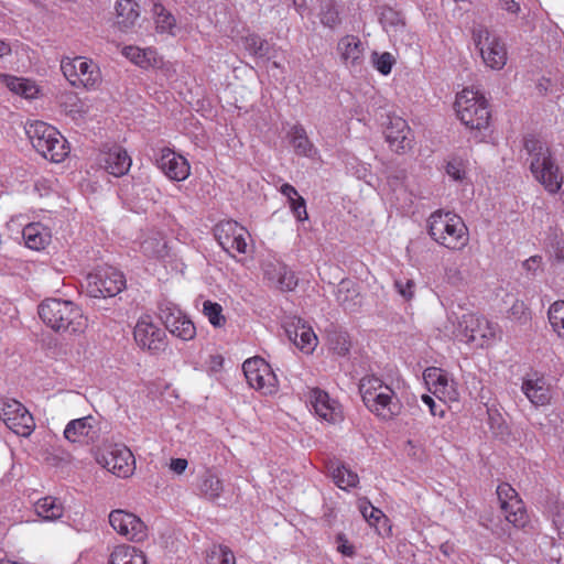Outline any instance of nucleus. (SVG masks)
Returning <instances> with one entry per match:
<instances>
[{"mask_svg":"<svg viewBox=\"0 0 564 564\" xmlns=\"http://www.w3.org/2000/svg\"><path fill=\"white\" fill-rule=\"evenodd\" d=\"M359 391L366 408L379 419L388 421L400 414L402 405L397 393L380 378L364 377L359 383Z\"/></svg>","mask_w":564,"mask_h":564,"instance_id":"nucleus-1","label":"nucleus"},{"mask_svg":"<svg viewBox=\"0 0 564 564\" xmlns=\"http://www.w3.org/2000/svg\"><path fill=\"white\" fill-rule=\"evenodd\" d=\"M37 312L43 323L55 332L77 334L87 327V318L70 301L46 299L39 305Z\"/></svg>","mask_w":564,"mask_h":564,"instance_id":"nucleus-2","label":"nucleus"},{"mask_svg":"<svg viewBox=\"0 0 564 564\" xmlns=\"http://www.w3.org/2000/svg\"><path fill=\"white\" fill-rule=\"evenodd\" d=\"M524 149L531 155L530 170L538 182L551 193H557L563 183V174L543 142L531 137L524 140Z\"/></svg>","mask_w":564,"mask_h":564,"instance_id":"nucleus-3","label":"nucleus"},{"mask_svg":"<svg viewBox=\"0 0 564 564\" xmlns=\"http://www.w3.org/2000/svg\"><path fill=\"white\" fill-rule=\"evenodd\" d=\"M427 232L437 243L448 249H460L468 242V229L462 217L441 209L427 219Z\"/></svg>","mask_w":564,"mask_h":564,"instance_id":"nucleus-4","label":"nucleus"},{"mask_svg":"<svg viewBox=\"0 0 564 564\" xmlns=\"http://www.w3.org/2000/svg\"><path fill=\"white\" fill-rule=\"evenodd\" d=\"M25 133L36 152L54 163L62 162L68 153L65 138L55 127L46 122L28 123Z\"/></svg>","mask_w":564,"mask_h":564,"instance_id":"nucleus-5","label":"nucleus"},{"mask_svg":"<svg viewBox=\"0 0 564 564\" xmlns=\"http://www.w3.org/2000/svg\"><path fill=\"white\" fill-rule=\"evenodd\" d=\"M457 117L464 126L470 130L487 129L490 121L488 101L479 93L473 89H464L455 100Z\"/></svg>","mask_w":564,"mask_h":564,"instance_id":"nucleus-6","label":"nucleus"},{"mask_svg":"<svg viewBox=\"0 0 564 564\" xmlns=\"http://www.w3.org/2000/svg\"><path fill=\"white\" fill-rule=\"evenodd\" d=\"M498 326L476 314H463L457 321L455 336L477 347L489 346L496 338Z\"/></svg>","mask_w":564,"mask_h":564,"instance_id":"nucleus-7","label":"nucleus"},{"mask_svg":"<svg viewBox=\"0 0 564 564\" xmlns=\"http://www.w3.org/2000/svg\"><path fill=\"white\" fill-rule=\"evenodd\" d=\"M471 37L487 67L496 70L505 67L508 58L507 47L497 34L487 28L479 26L473 30Z\"/></svg>","mask_w":564,"mask_h":564,"instance_id":"nucleus-8","label":"nucleus"},{"mask_svg":"<svg viewBox=\"0 0 564 564\" xmlns=\"http://www.w3.org/2000/svg\"><path fill=\"white\" fill-rule=\"evenodd\" d=\"M0 419L8 429L20 436H29L34 431L32 414L18 400L3 398L0 400Z\"/></svg>","mask_w":564,"mask_h":564,"instance_id":"nucleus-9","label":"nucleus"},{"mask_svg":"<svg viewBox=\"0 0 564 564\" xmlns=\"http://www.w3.org/2000/svg\"><path fill=\"white\" fill-rule=\"evenodd\" d=\"M126 288V279L122 272L115 268L98 270L87 278V294L90 297H112Z\"/></svg>","mask_w":564,"mask_h":564,"instance_id":"nucleus-10","label":"nucleus"},{"mask_svg":"<svg viewBox=\"0 0 564 564\" xmlns=\"http://www.w3.org/2000/svg\"><path fill=\"white\" fill-rule=\"evenodd\" d=\"M159 316L165 328L183 340H191L196 335L194 323L170 301H162L159 304Z\"/></svg>","mask_w":564,"mask_h":564,"instance_id":"nucleus-11","label":"nucleus"},{"mask_svg":"<svg viewBox=\"0 0 564 564\" xmlns=\"http://www.w3.org/2000/svg\"><path fill=\"white\" fill-rule=\"evenodd\" d=\"M242 370L249 386L253 389L262 390L264 394L275 391L278 378L263 358L247 359L242 365Z\"/></svg>","mask_w":564,"mask_h":564,"instance_id":"nucleus-12","label":"nucleus"},{"mask_svg":"<svg viewBox=\"0 0 564 564\" xmlns=\"http://www.w3.org/2000/svg\"><path fill=\"white\" fill-rule=\"evenodd\" d=\"M97 462L121 478L131 476L135 469L132 452L124 445H111L97 457Z\"/></svg>","mask_w":564,"mask_h":564,"instance_id":"nucleus-13","label":"nucleus"},{"mask_svg":"<svg viewBox=\"0 0 564 564\" xmlns=\"http://www.w3.org/2000/svg\"><path fill=\"white\" fill-rule=\"evenodd\" d=\"M497 496L506 520L517 528H523L528 514L518 492L509 484L502 482L497 487Z\"/></svg>","mask_w":564,"mask_h":564,"instance_id":"nucleus-14","label":"nucleus"},{"mask_svg":"<svg viewBox=\"0 0 564 564\" xmlns=\"http://www.w3.org/2000/svg\"><path fill=\"white\" fill-rule=\"evenodd\" d=\"M109 523L112 529L129 541L141 542L147 539V525L135 514L117 509L109 514Z\"/></svg>","mask_w":564,"mask_h":564,"instance_id":"nucleus-15","label":"nucleus"},{"mask_svg":"<svg viewBox=\"0 0 564 564\" xmlns=\"http://www.w3.org/2000/svg\"><path fill=\"white\" fill-rule=\"evenodd\" d=\"M99 436L100 427L93 415L72 420L64 430V437L70 443L94 444Z\"/></svg>","mask_w":564,"mask_h":564,"instance_id":"nucleus-16","label":"nucleus"},{"mask_svg":"<svg viewBox=\"0 0 564 564\" xmlns=\"http://www.w3.org/2000/svg\"><path fill=\"white\" fill-rule=\"evenodd\" d=\"M133 336L142 349H148L152 354H159L165 349V332L145 318L138 321Z\"/></svg>","mask_w":564,"mask_h":564,"instance_id":"nucleus-17","label":"nucleus"},{"mask_svg":"<svg viewBox=\"0 0 564 564\" xmlns=\"http://www.w3.org/2000/svg\"><path fill=\"white\" fill-rule=\"evenodd\" d=\"M158 167L173 181H184L189 175V164L187 160L176 154L173 150L164 148L156 159Z\"/></svg>","mask_w":564,"mask_h":564,"instance_id":"nucleus-18","label":"nucleus"},{"mask_svg":"<svg viewBox=\"0 0 564 564\" xmlns=\"http://www.w3.org/2000/svg\"><path fill=\"white\" fill-rule=\"evenodd\" d=\"M389 122L384 129L386 140L395 152H400L411 147L410 127L408 122L398 116L389 117Z\"/></svg>","mask_w":564,"mask_h":564,"instance_id":"nucleus-19","label":"nucleus"},{"mask_svg":"<svg viewBox=\"0 0 564 564\" xmlns=\"http://www.w3.org/2000/svg\"><path fill=\"white\" fill-rule=\"evenodd\" d=\"M100 162L105 170L116 177L124 175L132 163L128 152L120 145H115L102 153Z\"/></svg>","mask_w":564,"mask_h":564,"instance_id":"nucleus-20","label":"nucleus"},{"mask_svg":"<svg viewBox=\"0 0 564 564\" xmlns=\"http://www.w3.org/2000/svg\"><path fill=\"white\" fill-rule=\"evenodd\" d=\"M311 403L315 413L328 422H337L340 417V411L335 400H332L325 391L313 389L311 391Z\"/></svg>","mask_w":564,"mask_h":564,"instance_id":"nucleus-21","label":"nucleus"},{"mask_svg":"<svg viewBox=\"0 0 564 564\" xmlns=\"http://www.w3.org/2000/svg\"><path fill=\"white\" fill-rule=\"evenodd\" d=\"M336 300L346 312H357L362 304L358 286L350 280H341L336 291Z\"/></svg>","mask_w":564,"mask_h":564,"instance_id":"nucleus-22","label":"nucleus"},{"mask_svg":"<svg viewBox=\"0 0 564 564\" xmlns=\"http://www.w3.org/2000/svg\"><path fill=\"white\" fill-rule=\"evenodd\" d=\"M116 25L122 32H128L134 28L139 17V4L133 0H119L115 7Z\"/></svg>","mask_w":564,"mask_h":564,"instance_id":"nucleus-23","label":"nucleus"},{"mask_svg":"<svg viewBox=\"0 0 564 564\" xmlns=\"http://www.w3.org/2000/svg\"><path fill=\"white\" fill-rule=\"evenodd\" d=\"M199 495L210 502H218L224 492L223 480L212 469L205 470L198 478Z\"/></svg>","mask_w":564,"mask_h":564,"instance_id":"nucleus-24","label":"nucleus"},{"mask_svg":"<svg viewBox=\"0 0 564 564\" xmlns=\"http://www.w3.org/2000/svg\"><path fill=\"white\" fill-rule=\"evenodd\" d=\"M337 48L345 64L360 65L364 56L362 42L355 35H346L338 42Z\"/></svg>","mask_w":564,"mask_h":564,"instance_id":"nucleus-25","label":"nucleus"},{"mask_svg":"<svg viewBox=\"0 0 564 564\" xmlns=\"http://www.w3.org/2000/svg\"><path fill=\"white\" fill-rule=\"evenodd\" d=\"M25 246L32 250H43L51 242L50 230L41 223H31L22 230Z\"/></svg>","mask_w":564,"mask_h":564,"instance_id":"nucleus-26","label":"nucleus"},{"mask_svg":"<svg viewBox=\"0 0 564 564\" xmlns=\"http://www.w3.org/2000/svg\"><path fill=\"white\" fill-rule=\"evenodd\" d=\"M521 390L534 405H545L551 400L550 389L544 378L523 380Z\"/></svg>","mask_w":564,"mask_h":564,"instance_id":"nucleus-27","label":"nucleus"},{"mask_svg":"<svg viewBox=\"0 0 564 564\" xmlns=\"http://www.w3.org/2000/svg\"><path fill=\"white\" fill-rule=\"evenodd\" d=\"M74 67L77 69L79 86L93 88L99 83L100 72L93 61L82 56L75 57Z\"/></svg>","mask_w":564,"mask_h":564,"instance_id":"nucleus-28","label":"nucleus"},{"mask_svg":"<svg viewBox=\"0 0 564 564\" xmlns=\"http://www.w3.org/2000/svg\"><path fill=\"white\" fill-rule=\"evenodd\" d=\"M109 564H147L145 555L134 546L121 544L113 549Z\"/></svg>","mask_w":564,"mask_h":564,"instance_id":"nucleus-29","label":"nucleus"},{"mask_svg":"<svg viewBox=\"0 0 564 564\" xmlns=\"http://www.w3.org/2000/svg\"><path fill=\"white\" fill-rule=\"evenodd\" d=\"M245 50L257 58L271 59L274 46L258 34H249L242 39Z\"/></svg>","mask_w":564,"mask_h":564,"instance_id":"nucleus-30","label":"nucleus"},{"mask_svg":"<svg viewBox=\"0 0 564 564\" xmlns=\"http://www.w3.org/2000/svg\"><path fill=\"white\" fill-rule=\"evenodd\" d=\"M286 333L294 345L306 354L312 352L317 345V337L311 327L301 325L293 330L288 329Z\"/></svg>","mask_w":564,"mask_h":564,"instance_id":"nucleus-31","label":"nucleus"},{"mask_svg":"<svg viewBox=\"0 0 564 564\" xmlns=\"http://www.w3.org/2000/svg\"><path fill=\"white\" fill-rule=\"evenodd\" d=\"M35 512L46 521L57 520L63 516L64 507L57 498L47 496L34 503Z\"/></svg>","mask_w":564,"mask_h":564,"instance_id":"nucleus-32","label":"nucleus"},{"mask_svg":"<svg viewBox=\"0 0 564 564\" xmlns=\"http://www.w3.org/2000/svg\"><path fill=\"white\" fill-rule=\"evenodd\" d=\"M3 83L12 91L25 98H33L37 94L39 89L36 85L24 78L15 76L3 75Z\"/></svg>","mask_w":564,"mask_h":564,"instance_id":"nucleus-33","label":"nucleus"},{"mask_svg":"<svg viewBox=\"0 0 564 564\" xmlns=\"http://www.w3.org/2000/svg\"><path fill=\"white\" fill-rule=\"evenodd\" d=\"M290 142L299 155H307L312 149V143L307 138L306 131L302 124H294L289 132Z\"/></svg>","mask_w":564,"mask_h":564,"instance_id":"nucleus-34","label":"nucleus"},{"mask_svg":"<svg viewBox=\"0 0 564 564\" xmlns=\"http://www.w3.org/2000/svg\"><path fill=\"white\" fill-rule=\"evenodd\" d=\"M549 323L558 338L564 340V301L552 303L547 310Z\"/></svg>","mask_w":564,"mask_h":564,"instance_id":"nucleus-35","label":"nucleus"},{"mask_svg":"<svg viewBox=\"0 0 564 564\" xmlns=\"http://www.w3.org/2000/svg\"><path fill=\"white\" fill-rule=\"evenodd\" d=\"M332 478L344 490L356 487L359 481L358 475L341 464L332 467Z\"/></svg>","mask_w":564,"mask_h":564,"instance_id":"nucleus-36","label":"nucleus"},{"mask_svg":"<svg viewBox=\"0 0 564 564\" xmlns=\"http://www.w3.org/2000/svg\"><path fill=\"white\" fill-rule=\"evenodd\" d=\"M237 231H241V226L235 220L220 221L214 228L215 238L224 250Z\"/></svg>","mask_w":564,"mask_h":564,"instance_id":"nucleus-37","label":"nucleus"},{"mask_svg":"<svg viewBox=\"0 0 564 564\" xmlns=\"http://www.w3.org/2000/svg\"><path fill=\"white\" fill-rule=\"evenodd\" d=\"M155 25L159 33L174 35L176 20L162 4L154 6Z\"/></svg>","mask_w":564,"mask_h":564,"instance_id":"nucleus-38","label":"nucleus"},{"mask_svg":"<svg viewBox=\"0 0 564 564\" xmlns=\"http://www.w3.org/2000/svg\"><path fill=\"white\" fill-rule=\"evenodd\" d=\"M123 55L142 68L153 66V62L155 61L153 57V51L141 50L137 46H126L123 48Z\"/></svg>","mask_w":564,"mask_h":564,"instance_id":"nucleus-39","label":"nucleus"},{"mask_svg":"<svg viewBox=\"0 0 564 564\" xmlns=\"http://www.w3.org/2000/svg\"><path fill=\"white\" fill-rule=\"evenodd\" d=\"M207 564H236L232 551L225 545H213L206 554Z\"/></svg>","mask_w":564,"mask_h":564,"instance_id":"nucleus-40","label":"nucleus"},{"mask_svg":"<svg viewBox=\"0 0 564 564\" xmlns=\"http://www.w3.org/2000/svg\"><path fill=\"white\" fill-rule=\"evenodd\" d=\"M141 251L149 258H163L167 254L166 241L160 237H149L142 241Z\"/></svg>","mask_w":564,"mask_h":564,"instance_id":"nucleus-41","label":"nucleus"},{"mask_svg":"<svg viewBox=\"0 0 564 564\" xmlns=\"http://www.w3.org/2000/svg\"><path fill=\"white\" fill-rule=\"evenodd\" d=\"M545 245L557 262L564 261V240L562 232H558L557 229L550 228Z\"/></svg>","mask_w":564,"mask_h":564,"instance_id":"nucleus-42","label":"nucleus"},{"mask_svg":"<svg viewBox=\"0 0 564 564\" xmlns=\"http://www.w3.org/2000/svg\"><path fill=\"white\" fill-rule=\"evenodd\" d=\"M203 313L214 327H223L226 324L223 307L216 302L205 301L203 303Z\"/></svg>","mask_w":564,"mask_h":564,"instance_id":"nucleus-43","label":"nucleus"},{"mask_svg":"<svg viewBox=\"0 0 564 564\" xmlns=\"http://www.w3.org/2000/svg\"><path fill=\"white\" fill-rule=\"evenodd\" d=\"M332 349L339 356L348 354L350 348V341L348 334L345 332H334L328 337Z\"/></svg>","mask_w":564,"mask_h":564,"instance_id":"nucleus-44","label":"nucleus"},{"mask_svg":"<svg viewBox=\"0 0 564 564\" xmlns=\"http://www.w3.org/2000/svg\"><path fill=\"white\" fill-rule=\"evenodd\" d=\"M249 232L246 230L245 227L241 226V231H237L235 237L230 240L228 246L226 247L225 251L228 253H231L234 251L238 253H246L247 252V238L249 237Z\"/></svg>","mask_w":564,"mask_h":564,"instance_id":"nucleus-45","label":"nucleus"},{"mask_svg":"<svg viewBox=\"0 0 564 564\" xmlns=\"http://www.w3.org/2000/svg\"><path fill=\"white\" fill-rule=\"evenodd\" d=\"M321 22L323 25L334 29L340 23L339 12L333 2H328L322 9Z\"/></svg>","mask_w":564,"mask_h":564,"instance_id":"nucleus-46","label":"nucleus"},{"mask_svg":"<svg viewBox=\"0 0 564 564\" xmlns=\"http://www.w3.org/2000/svg\"><path fill=\"white\" fill-rule=\"evenodd\" d=\"M372 62L376 69L379 73H381L382 75H388L391 73L392 66L394 64V58L388 52H384L382 54H378L377 52H375L372 54Z\"/></svg>","mask_w":564,"mask_h":564,"instance_id":"nucleus-47","label":"nucleus"},{"mask_svg":"<svg viewBox=\"0 0 564 564\" xmlns=\"http://www.w3.org/2000/svg\"><path fill=\"white\" fill-rule=\"evenodd\" d=\"M446 173L452 180L462 182L466 175V169L463 160L454 158L448 161L446 164Z\"/></svg>","mask_w":564,"mask_h":564,"instance_id":"nucleus-48","label":"nucleus"},{"mask_svg":"<svg viewBox=\"0 0 564 564\" xmlns=\"http://www.w3.org/2000/svg\"><path fill=\"white\" fill-rule=\"evenodd\" d=\"M394 288L397 292L405 300L410 301L413 299L415 293V283L412 279L400 278L394 281Z\"/></svg>","mask_w":564,"mask_h":564,"instance_id":"nucleus-49","label":"nucleus"},{"mask_svg":"<svg viewBox=\"0 0 564 564\" xmlns=\"http://www.w3.org/2000/svg\"><path fill=\"white\" fill-rule=\"evenodd\" d=\"M288 202L292 214L299 221L303 223L308 219V214L306 212V203L302 196L289 199Z\"/></svg>","mask_w":564,"mask_h":564,"instance_id":"nucleus-50","label":"nucleus"},{"mask_svg":"<svg viewBox=\"0 0 564 564\" xmlns=\"http://www.w3.org/2000/svg\"><path fill=\"white\" fill-rule=\"evenodd\" d=\"M278 284L282 291H292L297 285V279L292 271L282 267L279 271Z\"/></svg>","mask_w":564,"mask_h":564,"instance_id":"nucleus-51","label":"nucleus"},{"mask_svg":"<svg viewBox=\"0 0 564 564\" xmlns=\"http://www.w3.org/2000/svg\"><path fill=\"white\" fill-rule=\"evenodd\" d=\"M380 21L383 26H398L399 24H403L400 14L391 8L384 9L382 11Z\"/></svg>","mask_w":564,"mask_h":564,"instance_id":"nucleus-52","label":"nucleus"},{"mask_svg":"<svg viewBox=\"0 0 564 564\" xmlns=\"http://www.w3.org/2000/svg\"><path fill=\"white\" fill-rule=\"evenodd\" d=\"M62 72L67 80L75 87H79L77 69L74 67V59L62 62Z\"/></svg>","mask_w":564,"mask_h":564,"instance_id":"nucleus-53","label":"nucleus"},{"mask_svg":"<svg viewBox=\"0 0 564 564\" xmlns=\"http://www.w3.org/2000/svg\"><path fill=\"white\" fill-rule=\"evenodd\" d=\"M553 524L557 531V535L564 541V505L556 507L553 516Z\"/></svg>","mask_w":564,"mask_h":564,"instance_id":"nucleus-54","label":"nucleus"},{"mask_svg":"<svg viewBox=\"0 0 564 564\" xmlns=\"http://www.w3.org/2000/svg\"><path fill=\"white\" fill-rule=\"evenodd\" d=\"M337 550L338 552H340L343 555L345 556H348V557H351L355 555V547L354 545H351L348 540L346 539V536L344 534H339L337 536Z\"/></svg>","mask_w":564,"mask_h":564,"instance_id":"nucleus-55","label":"nucleus"},{"mask_svg":"<svg viewBox=\"0 0 564 564\" xmlns=\"http://www.w3.org/2000/svg\"><path fill=\"white\" fill-rule=\"evenodd\" d=\"M360 511L366 520L373 519L376 522L380 520L383 513L372 506H361Z\"/></svg>","mask_w":564,"mask_h":564,"instance_id":"nucleus-56","label":"nucleus"},{"mask_svg":"<svg viewBox=\"0 0 564 564\" xmlns=\"http://www.w3.org/2000/svg\"><path fill=\"white\" fill-rule=\"evenodd\" d=\"M171 469L176 474H182L187 467V460L184 458H173L170 465Z\"/></svg>","mask_w":564,"mask_h":564,"instance_id":"nucleus-57","label":"nucleus"},{"mask_svg":"<svg viewBox=\"0 0 564 564\" xmlns=\"http://www.w3.org/2000/svg\"><path fill=\"white\" fill-rule=\"evenodd\" d=\"M280 192H281L282 195H284L288 198V200L292 199V198H295L297 196H301L299 194V192L296 191V188L293 185L289 184V183L283 184L280 187Z\"/></svg>","mask_w":564,"mask_h":564,"instance_id":"nucleus-58","label":"nucleus"},{"mask_svg":"<svg viewBox=\"0 0 564 564\" xmlns=\"http://www.w3.org/2000/svg\"><path fill=\"white\" fill-rule=\"evenodd\" d=\"M500 6L503 10L511 13H518L520 10L519 4L514 0H500Z\"/></svg>","mask_w":564,"mask_h":564,"instance_id":"nucleus-59","label":"nucleus"},{"mask_svg":"<svg viewBox=\"0 0 564 564\" xmlns=\"http://www.w3.org/2000/svg\"><path fill=\"white\" fill-rule=\"evenodd\" d=\"M224 358L221 355H213L210 356V369L217 371L223 367Z\"/></svg>","mask_w":564,"mask_h":564,"instance_id":"nucleus-60","label":"nucleus"},{"mask_svg":"<svg viewBox=\"0 0 564 564\" xmlns=\"http://www.w3.org/2000/svg\"><path fill=\"white\" fill-rule=\"evenodd\" d=\"M433 384H435L437 389H445L448 384L447 376L441 372L440 376L433 381Z\"/></svg>","mask_w":564,"mask_h":564,"instance_id":"nucleus-61","label":"nucleus"},{"mask_svg":"<svg viewBox=\"0 0 564 564\" xmlns=\"http://www.w3.org/2000/svg\"><path fill=\"white\" fill-rule=\"evenodd\" d=\"M422 401L430 408V411L433 415H436V403L434 399L427 394L422 395Z\"/></svg>","mask_w":564,"mask_h":564,"instance_id":"nucleus-62","label":"nucleus"},{"mask_svg":"<svg viewBox=\"0 0 564 564\" xmlns=\"http://www.w3.org/2000/svg\"><path fill=\"white\" fill-rule=\"evenodd\" d=\"M442 371L437 368H429L425 371V378L429 380V382H432L440 376Z\"/></svg>","mask_w":564,"mask_h":564,"instance_id":"nucleus-63","label":"nucleus"},{"mask_svg":"<svg viewBox=\"0 0 564 564\" xmlns=\"http://www.w3.org/2000/svg\"><path fill=\"white\" fill-rule=\"evenodd\" d=\"M310 0H293V6L295 10L303 14V12L307 9Z\"/></svg>","mask_w":564,"mask_h":564,"instance_id":"nucleus-64","label":"nucleus"}]
</instances>
